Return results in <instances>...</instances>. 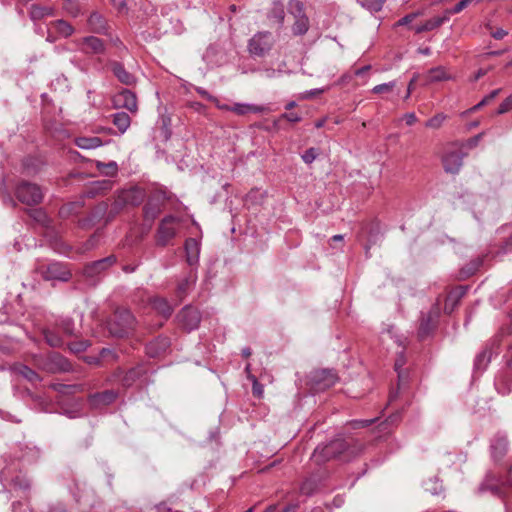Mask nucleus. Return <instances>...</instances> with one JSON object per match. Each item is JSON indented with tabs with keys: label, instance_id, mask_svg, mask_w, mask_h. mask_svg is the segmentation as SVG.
<instances>
[{
	"label": "nucleus",
	"instance_id": "nucleus-51",
	"mask_svg": "<svg viewBox=\"0 0 512 512\" xmlns=\"http://www.w3.org/2000/svg\"><path fill=\"white\" fill-rule=\"evenodd\" d=\"M431 330V320L430 318H423L422 319V322L420 324V329H419V333L421 335V337H424L426 335L429 334Z\"/></svg>",
	"mask_w": 512,
	"mask_h": 512
},
{
	"label": "nucleus",
	"instance_id": "nucleus-55",
	"mask_svg": "<svg viewBox=\"0 0 512 512\" xmlns=\"http://www.w3.org/2000/svg\"><path fill=\"white\" fill-rule=\"evenodd\" d=\"M325 91V89H313V90H309V91H305L303 94H302V98L304 99H310L316 95H319L321 93H323Z\"/></svg>",
	"mask_w": 512,
	"mask_h": 512
},
{
	"label": "nucleus",
	"instance_id": "nucleus-11",
	"mask_svg": "<svg viewBox=\"0 0 512 512\" xmlns=\"http://www.w3.org/2000/svg\"><path fill=\"white\" fill-rule=\"evenodd\" d=\"M39 367L48 373L69 372L71 370V364L67 359L58 354L51 355Z\"/></svg>",
	"mask_w": 512,
	"mask_h": 512
},
{
	"label": "nucleus",
	"instance_id": "nucleus-44",
	"mask_svg": "<svg viewBox=\"0 0 512 512\" xmlns=\"http://www.w3.org/2000/svg\"><path fill=\"white\" fill-rule=\"evenodd\" d=\"M30 217L33 218L36 222L46 225L48 222L47 214L43 209H32L30 210Z\"/></svg>",
	"mask_w": 512,
	"mask_h": 512
},
{
	"label": "nucleus",
	"instance_id": "nucleus-57",
	"mask_svg": "<svg viewBox=\"0 0 512 512\" xmlns=\"http://www.w3.org/2000/svg\"><path fill=\"white\" fill-rule=\"evenodd\" d=\"M111 3L120 12L126 9V0H111Z\"/></svg>",
	"mask_w": 512,
	"mask_h": 512
},
{
	"label": "nucleus",
	"instance_id": "nucleus-34",
	"mask_svg": "<svg viewBox=\"0 0 512 512\" xmlns=\"http://www.w3.org/2000/svg\"><path fill=\"white\" fill-rule=\"evenodd\" d=\"M62 7L71 17H78L82 13L80 0H64Z\"/></svg>",
	"mask_w": 512,
	"mask_h": 512
},
{
	"label": "nucleus",
	"instance_id": "nucleus-53",
	"mask_svg": "<svg viewBox=\"0 0 512 512\" xmlns=\"http://www.w3.org/2000/svg\"><path fill=\"white\" fill-rule=\"evenodd\" d=\"M405 363H406V359H405L404 355L401 353L395 361V370L398 372L399 379L402 378L400 369L405 365Z\"/></svg>",
	"mask_w": 512,
	"mask_h": 512
},
{
	"label": "nucleus",
	"instance_id": "nucleus-50",
	"mask_svg": "<svg viewBox=\"0 0 512 512\" xmlns=\"http://www.w3.org/2000/svg\"><path fill=\"white\" fill-rule=\"evenodd\" d=\"M500 92V89H495L490 94H488L486 97L482 99L477 105L473 107L474 110L479 109L480 107L484 106L485 104L489 103L491 100H493Z\"/></svg>",
	"mask_w": 512,
	"mask_h": 512
},
{
	"label": "nucleus",
	"instance_id": "nucleus-22",
	"mask_svg": "<svg viewBox=\"0 0 512 512\" xmlns=\"http://www.w3.org/2000/svg\"><path fill=\"white\" fill-rule=\"evenodd\" d=\"M111 70L121 83L125 85H132L135 83L134 75L128 72L121 63L112 62Z\"/></svg>",
	"mask_w": 512,
	"mask_h": 512
},
{
	"label": "nucleus",
	"instance_id": "nucleus-31",
	"mask_svg": "<svg viewBox=\"0 0 512 512\" xmlns=\"http://www.w3.org/2000/svg\"><path fill=\"white\" fill-rule=\"evenodd\" d=\"M451 77L447 73L444 67L438 66L435 68H432L428 71L427 74V81L428 82H440L444 80H449Z\"/></svg>",
	"mask_w": 512,
	"mask_h": 512
},
{
	"label": "nucleus",
	"instance_id": "nucleus-49",
	"mask_svg": "<svg viewBox=\"0 0 512 512\" xmlns=\"http://www.w3.org/2000/svg\"><path fill=\"white\" fill-rule=\"evenodd\" d=\"M248 379L251 380L253 384V394L260 398L263 394V386L257 381V378L254 375H249Z\"/></svg>",
	"mask_w": 512,
	"mask_h": 512
},
{
	"label": "nucleus",
	"instance_id": "nucleus-28",
	"mask_svg": "<svg viewBox=\"0 0 512 512\" xmlns=\"http://www.w3.org/2000/svg\"><path fill=\"white\" fill-rule=\"evenodd\" d=\"M269 20L281 26L284 22L285 12L284 6L281 2H274L273 6L268 14Z\"/></svg>",
	"mask_w": 512,
	"mask_h": 512
},
{
	"label": "nucleus",
	"instance_id": "nucleus-17",
	"mask_svg": "<svg viewBox=\"0 0 512 512\" xmlns=\"http://www.w3.org/2000/svg\"><path fill=\"white\" fill-rule=\"evenodd\" d=\"M170 346V341L167 337L161 336L151 341L146 346V352L150 357H158L165 353Z\"/></svg>",
	"mask_w": 512,
	"mask_h": 512
},
{
	"label": "nucleus",
	"instance_id": "nucleus-24",
	"mask_svg": "<svg viewBox=\"0 0 512 512\" xmlns=\"http://www.w3.org/2000/svg\"><path fill=\"white\" fill-rule=\"evenodd\" d=\"M55 9L49 6H42L39 4H32L29 9V17L32 21H39L45 17L54 16Z\"/></svg>",
	"mask_w": 512,
	"mask_h": 512
},
{
	"label": "nucleus",
	"instance_id": "nucleus-41",
	"mask_svg": "<svg viewBox=\"0 0 512 512\" xmlns=\"http://www.w3.org/2000/svg\"><path fill=\"white\" fill-rule=\"evenodd\" d=\"M491 353L489 351H483L479 353L474 361V366L477 370L484 369L487 363L490 361Z\"/></svg>",
	"mask_w": 512,
	"mask_h": 512
},
{
	"label": "nucleus",
	"instance_id": "nucleus-18",
	"mask_svg": "<svg viewBox=\"0 0 512 512\" xmlns=\"http://www.w3.org/2000/svg\"><path fill=\"white\" fill-rule=\"evenodd\" d=\"M463 156L459 152H451L444 156L443 166L448 173H457L462 166Z\"/></svg>",
	"mask_w": 512,
	"mask_h": 512
},
{
	"label": "nucleus",
	"instance_id": "nucleus-59",
	"mask_svg": "<svg viewBox=\"0 0 512 512\" xmlns=\"http://www.w3.org/2000/svg\"><path fill=\"white\" fill-rule=\"evenodd\" d=\"M507 34L508 32L506 30L499 28L496 31H494L491 35L494 39L500 40L503 39Z\"/></svg>",
	"mask_w": 512,
	"mask_h": 512
},
{
	"label": "nucleus",
	"instance_id": "nucleus-8",
	"mask_svg": "<svg viewBox=\"0 0 512 512\" xmlns=\"http://www.w3.org/2000/svg\"><path fill=\"white\" fill-rule=\"evenodd\" d=\"M289 8L295 16V22L292 27L294 35H303L308 31L309 20L303 13V5L300 1L291 0L289 2Z\"/></svg>",
	"mask_w": 512,
	"mask_h": 512
},
{
	"label": "nucleus",
	"instance_id": "nucleus-7",
	"mask_svg": "<svg viewBox=\"0 0 512 512\" xmlns=\"http://www.w3.org/2000/svg\"><path fill=\"white\" fill-rule=\"evenodd\" d=\"M310 381L316 391H322L332 387L338 381V377L333 370L322 369L314 371Z\"/></svg>",
	"mask_w": 512,
	"mask_h": 512
},
{
	"label": "nucleus",
	"instance_id": "nucleus-20",
	"mask_svg": "<svg viewBox=\"0 0 512 512\" xmlns=\"http://www.w3.org/2000/svg\"><path fill=\"white\" fill-rule=\"evenodd\" d=\"M196 274L190 272L184 279H182L176 289L177 297L179 298V301H182L186 295L192 290L196 283Z\"/></svg>",
	"mask_w": 512,
	"mask_h": 512
},
{
	"label": "nucleus",
	"instance_id": "nucleus-61",
	"mask_svg": "<svg viewBox=\"0 0 512 512\" xmlns=\"http://www.w3.org/2000/svg\"><path fill=\"white\" fill-rule=\"evenodd\" d=\"M284 118H286L290 122H299L300 116L296 113H286L283 115Z\"/></svg>",
	"mask_w": 512,
	"mask_h": 512
},
{
	"label": "nucleus",
	"instance_id": "nucleus-15",
	"mask_svg": "<svg viewBox=\"0 0 512 512\" xmlns=\"http://www.w3.org/2000/svg\"><path fill=\"white\" fill-rule=\"evenodd\" d=\"M117 398V393L114 390H106L99 393H94L89 396L91 406L99 408L113 403Z\"/></svg>",
	"mask_w": 512,
	"mask_h": 512
},
{
	"label": "nucleus",
	"instance_id": "nucleus-37",
	"mask_svg": "<svg viewBox=\"0 0 512 512\" xmlns=\"http://www.w3.org/2000/svg\"><path fill=\"white\" fill-rule=\"evenodd\" d=\"M396 86H397L396 81H390L387 83H382V84L374 86L371 91L374 94H390V93L394 92Z\"/></svg>",
	"mask_w": 512,
	"mask_h": 512
},
{
	"label": "nucleus",
	"instance_id": "nucleus-39",
	"mask_svg": "<svg viewBox=\"0 0 512 512\" xmlns=\"http://www.w3.org/2000/svg\"><path fill=\"white\" fill-rule=\"evenodd\" d=\"M447 116L444 113H438L432 118H430L426 123L425 126L427 128L431 129H439L444 121L446 120Z\"/></svg>",
	"mask_w": 512,
	"mask_h": 512
},
{
	"label": "nucleus",
	"instance_id": "nucleus-43",
	"mask_svg": "<svg viewBox=\"0 0 512 512\" xmlns=\"http://www.w3.org/2000/svg\"><path fill=\"white\" fill-rule=\"evenodd\" d=\"M317 488V484L312 479L305 480L300 486V492L303 495L310 496Z\"/></svg>",
	"mask_w": 512,
	"mask_h": 512
},
{
	"label": "nucleus",
	"instance_id": "nucleus-62",
	"mask_svg": "<svg viewBox=\"0 0 512 512\" xmlns=\"http://www.w3.org/2000/svg\"><path fill=\"white\" fill-rule=\"evenodd\" d=\"M374 420H359L354 422V427H366L369 426L371 423H373Z\"/></svg>",
	"mask_w": 512,
	"mask_h": 512
},
{
	"label": "nucleus",
	"instance_id": "nucleus-19",
	"mask_svg": "<svg viewBox=\"0 0 512 512\" xmlns=\"http://www.w3.org/2000/svg\"><path fill=\"white\" fill-rule=\"evenodd\" d=\"M83 48L85 53L101 54L105 51L104 42L95 36H87L82 39Z\"/></svg>",
	"mask_w": 512,
	"mask_h": 512
},
{
	"label": "nucleus",
	"instance_id": "nucleus-33",
	"mask_svg": "<svg viewBox=\"0 0 512 512\" xmlns=\"http://www.w3.org/2000/svg\"><path fill=\"white\" fill-rule=\"evenodd\" d=\"M113 183L110 180L95 181L91 183L88 194L94 196L112 189Z\"/></svg>",
	"mask_w": 512,
	"mask_h": 512
},
{
	"label": "nucleus",
	"instance_id": "nucleus-46",
	"mask_svg": "<svg viewBox=\"0 0 512 512\" xmlns=\"http://www.w3.org/2000/svg\"><path fill=\"white\" fill-rule=\"evenodd\" d=\"M474 0H461L458 2L452 9L445 10V13L448 14V17L452 14H457L464 10L469 4H471Z\"/></svg>",
	"mask_w": 512,
	"mask_h": 512
},
{
	"label": "nucleus",
	"instance_id": "nucleus-23",
	"mask_svg": "<svg viewBox=\"0 0 512 512\" xmlns=\"http://www.w3.org/2000/svg\"><path fill=\"white\" fill-rule=\"evenodd\" d=\"M449 20L448 14L445 12L441 16H435L429 20H427L422 25H417L414 27V31L419 34L426 31H431L439 26H441L443 23Z\"/></svg>",
	"mask_w": 512,
	"mask_h": 512
},
{
	"label": "nucleus",
	"instance_id": "nucleus-26",
	"mask_svg": "<svg viewBox=\"0 0 512 512\" xmlns=\"http://www.w3.org/2000/svg\"><path fill=\"white\" fill-rule=\"evenodd\" d=\"M508 441L505 436H496L491 444L492 456L501 459L507 452Z\"/></svg>",
	"mask_w": 512,
	"mask_h": 512
},
{
	"label": "nucleus",
	"instance_id": "nucleus-13",
	"mask_svg": "<svg viewBox=\"0 0 512 512\" xmlns=\"http://www.w3.org/2000/svg\"><path fill=\"white\" fill-rule=\"evenodd\" d=\"M87 25L89 31L93 33L103 35L108 34V22L106 18L97 11H94L90 14V16L87 19Z\"/></svg>",
	"mask_w": 512,
	"mask_h": 512
},
{
	"label": "nucleus",
	"instance_id": "nucleus-45",
	"mask_svg": "<svg viewBox=\"0 0 512 512\" xmlns=\"http://www.w3.org/2000/svg\"><path fill=\"white\" fill-rule=\"evenodd\" d=\"M318 156L319 150L317 148L311 147L301 155V158L306 164H311L316 160Z\"/></svg>",
	"mask_w": 512,
	"mask_h": 512
},
{
	"label": "nucleus",
	"instance_id": "nucleus-52",
	"mask_svg": "<svg viewBox=\"0 0 512 512\" xmlns=\"http://www.w3.org/2000/svg\"><path fill=\"white\" fill-rule=\"evenodd\" d=\"M512 109V99L508 97L499 105L498 114H504Z\"/></svg>",
	"mask_w": 512,
	"mask_h": 512
},
{
	"label": "nucleus",
	"instance_id": "nucleus-9",
	"mask_svg": "<svg viewBox=\"0 0 512 512\" xmlns=\"http://www.w3.org/2000/svg\"><path fill=\"white\" fill-rule=\"evenodd\" d=\"M177 319L183 329L192 331L198 328L201 315L197 309L186 306L178 313Z\"/></svg>",
	"mask_w": 512,
	"mask_h": 512
},
{
	"label": "nucleus",
	"instance_id": "nucleus-6",
	"mask_svg": "<svg viewBox=\"0 0 512 512\" xmlns=\"http://www.w3.org/2000/svg\"><path fill=\"white\" fill-rule=\"evenodd\" d=\"M146 197L145 191L137 186L122 190L114 203L116 208H122L125 205L138 206Z\"/></svg>",
	"mask_w": 512,
	"mask_h": 512
},
{
	"label": "nucleus",
	"instance_id": "nucleus-32",
	"mask_svg": "<svg viewBox=\"0 0 512 512\" xmlns=\"http://www.w3.org/2000/svg\"><path fill=\"white\" fill-rule=\"evenodd\" d=\"M50 25L63 37H69L75 32L74 27L63 19L55 20Z\"/></svg>",
	"mask_w": 512,
	"mask_h": 512
},
{
	"label": "nucleus",
	"instance_id": "nucleus-54",
	"mask_svg": "<svg viewBox=\"0 0 512 512\" xmlns=\"http://www.w3.org/2000/svg\"><path fill=\"white\" fill-rule=\"evenodd\" d=\"M420 13H410L406 16H404L403 18H401L398 22H397V25L399 26H402V25H406L410 22H412L417 16H419Z\"/></svg>",
	"mask_w": 512,
	"mask_h": 512
},
{
	"label": "nucleus",
	"instance_id": "nucleus-27",
	"mask_svg": "<svg viewBox=\"0 0 512 512\" xmlns=\"http://www.w3.org/2000/svg\"><path fill=\"white\" fill-rule=\"evenodd\" d=\"M75 144L81 149H95L103 145L99 137L81 136L75 139Z\"/></svg>",
	"mask_w": 512,
	"mask_h": 512
},
{
	"label": "nucleus",
	"instance_id": "nucleus-63",
	"mask_svg": "<svg viewBox=\"0 0 512 512\" xmlns=\"http://www.w3.org/2000/svg\"><path fill=\"white\" fill-rule=\"evenodd\" d=\"M482 133L476 135L475 137H473L470 141H469V145L472 147V146H476L477 143L479 142V140L481 139L482 137Z\"/></svg>",
	"mask_w": 512,
	"mask_h": 512
},
{
	"label": "nucleus",
	"instance_id": "nucleus-12",
	"mask_svg": "<svg viewBox=\"0 0 512 512\" xmlns=\"http://www.w3.org/2000/svg\"><path fill=\"white\" fill-rule=\"evenodd\" d=\"M115 108H125L132 113L137 112L136 95L128 89H124L113 97Z\"/></svg>",
	"mask_w": 512,
	"mask_h": 512
},
{
	"label": "nucleus",
	"instance_id": "nucleus-30",
	"mask_svg": "<svg viewBox=\"0 0 512 512\" xmlns=\"http://www.w3.org/2000/svg\"><path fill=\"white\" fill-rule=\"evenodd\" d=\"M231 111L238 115H245L248 113H261L265 111V108L262 106L252 104L236 103L233 106H231Z\"/></svg>",
	"mask_w": 512,
	"mask_h": 512
},
{
	"label": "nucleus",
	"instance_id": "nucleus-2",
	"mask_svg": "<svg viewBox=\"0 0 512 512\" xmlns=\"http://www.w3.org/2000/svg\"><path fill=\"white\" fill-rule=\"evenodd\" d=\"M346 449V442L343 439H336L328 444L317 446L311 456V460L317 465H322L340 456Z\"/></svg>",
	"mask_w": 512,
	"mask_h": 512
},
{
	"label": "nucleus",
	"instance_id": "nucleus-16",
	"mask_svg": "<svg viewBox=\"0 0 512 512\" xmlns=\"http://www.w3.org/2000/svg\"><path fill=\"white\" fill-rule=\"evenodd\" d=\"M71 277L69 271H67L61 264L59 263H51L47 270L44 273V278L46 280H60V281H68Z\"/></svg>",
	"mask_w": 512,
	"mask_h": 512
},
{
	"label": "nucleus",
	"instance_id": "nucleus-35",
	"mask_svg": "<svg viewBox=\"0 0 512 512\" xmlns=\"http://www.w3.org/2000/svg\"><path fill=\"white\" fill-rule=\"evenodd\" d=\"M143 373L144 369L142 367H136L129 370L121 380L122 385L126 387L131 386Z\"/></svg>",
	"mask_w": 512,
	"mask_h": 512
},
{
	"label": "nucleus",
	"instance_id": "nucleus-21",
	"mask_svg": "<svg viewBox=\"0 0 512 512\" xmlns=\"http://www.w3.org/2000/svg\"><path fill=\"white\" fill-rule=\"evenodd\" d=\"M186 259L189 265L198 263L200 254V244L194 238H189L185 242Z\"/></svg>",
	"mask_w": 512,
	"mask_h": 512
},
{
	"label": "nucleus",
	"instance_id": "nucleus-4",
	"mask_svg": "<svg viewBox=\"0 0 512 512\" xmlns=\"http://www.w3.org/2000/svg\"><path fill=\"white\" fill-rule=\"evenodd\" d=\"M178 225V218L172 215L164 217L157 229L156 244L162 247L166 246L176 236Z\"/></svg>",
	"mask_w": 512,
	"mask_h": 512
},
{
	"label": "nucleus",
	"instance_id": "nucleus-48",
	"mask_svg": "<svg viewBox=\"0 0 512 512\" xmlns=\"http://www.w3.org/2000/svg\"><path fill=\"white\" fill-rule=\"evenodd\" d=\"M101 360L112 362L117 359V354L114 350L103 348L100 352Z\"/></svg>",
	"mask_w": 512,
	"mask_h": 512
},
{
	"label": "nucleus",
	"instance_id": "nucleus-29",
	"mask_svg": "<svg viewBox=\"0 0 512 512\" xmlns=\"http://www.w3.org/2000/svg\"><path fill=\"white\" fill-rule=\"evenodd\" d=\"M113 124L119 129L120 133L126 132L130 127L131 119L126 112H117L112 115Z\"/></svg>",
	"mask_w": 512,
	"mask_h": 512
},
{
	"label": "nucleus",
	"instance_id": "nucleus-56",
	"mask_svg": "<svg viewBox=\"0 0 512 512\" xmlns=\"http://www.w3.org/2000/svg\"><path fill=\"white\" fill-rule=\"evenodd\" d=\"M196 91L198 94H200L202 97L212 101V102H216L217 99L215 97H213L211 94H209L205 89L201 88V87H198L196 88Z\"/></svg>",
	"mask_w": 512,
	"mask_h": 512
},
{
	"label": "nucleus",
	"instance_id": "nucleus-36",
	"mask_svg": "<svg viewBox=\"0 0 512 512\" xmlns=\"http://www.w3.org/2000/svg\"><path fill=\"white\" fill-rule=\"evenodd\" d=\"M17 372L31 383L40 382L42 378L31 368L21 365L17 368Z\"/></svg>",
	"mask_w": 512,
	"mask_h": 512
},
{
	"label": "nucleus",
	"instance_id": "nucleus-40",
	"mask_svg": "<svg viewBox=\"0 0 512 512\" xmlns=\"http://www.w3.org/2000/svg\"><path fill=\"white\" fill-rule=\"evenodd\" d=\"M96 166H97L98 170H100L101 172H104L106 175H109V176L115 175L117 172V169H118L117 163L114 161H111L106 164L98 161Z\"/></svg>",
	"mask_w": 512,
	"mask_h": 512
},
{
	"label": "nucleus",
	"instance_id": "nucleus-3",
	"mask_svg": "<svg viewBox=\"0 0 512 512\" xmlns=\"http://www.w3.org/2000/svg\"><path fill=\"white\" fill-rule=\"evenodd\" d=\"M275 44V39L270 32H258L248 42V51L256 57L267 55Z\"/></svg>",
	"mask_w": 512,
	"mask_h": 512
},
{
	"label": "nucleus",
	"instance_id": "nucleus-64",
	"mask_svg": "<svg viewBox=\"0 0 512 512\" xmlns=\"http://www.w3.org/2000/svg\"><path fill=\"white\" fill-rule=\"evenodd\" d=\"M277 73H279V71H276L275 69H266L265 70V75L268 78L275 77Z\"/></svg>",
	"mask_w": 512,
	"mask_h": 512
},
{
	"label": "nucleus",
	"instance_id": "nucleus-14",
	"mask_svg": "<svg viewBox=\"0 0 512 512\" xmlns=\"http://www.w3.org/2000/svg\"><path fill=\"white\" fill-rule=\"evenodd\" d=\"M116 262V258L114 256H108L106 258L94 261L85 266L84 274L87 277H95L100 274L102 271L108 269Z\"/></svg>",
	"mask_w": 512,
	"mask_h": 512
},
{
	"label": "nucleus",
	"instance_id": "nucleus-42",
	"mask_svg": "<svg viewBox=\"0 0 512 512\" xmlns=\"http://www.w3.org/2000/svg\"><path fill=\"white\" fill-rule=\"evenodd\" d=\"M44 338L51 347H59L62 345V340L58 334L50 330H44Z\"/></svg>",
	"mask_w": 512,
	"mask_h": 512
},
{
	"label": "nucleus",
	"instance_id": "nucleus-60",
	"mask_svg": "<svg viewBox=\"0 0 512 512\" xmlns=\"http://www.w3.org/2000/svg\"><path fill=\"white\" fill-rule=\"evenodd\" d=\"M416 80H417V76H414V77L410 80V82H409V84H408V87H407V92H406V94H405V96H404V100L409 99V97H410V95H411V93H412V90H413V87H414V84H415Z\"/></svg>",
	"mask_w": 512,
	"mask_h": 512
},
{
	"label": "nucleus",
	"instance_id": "nucleus-1",
	"mask_svg": "<svg viewBox=\"0 0 512 512\" xmlns=\"http://www.w3.org/2000/svg\"><path fill=\"white\" fill-rule=\"evenodd\" d=\"M135 318L127 309H118L108 322L109 333L114 337H125L135 328Z\"/></svg>",
	"mask_w": 512,
	"mask_h": 512
},
{
	"label": "nucleus",
	"instance_id": "nucleus-10",
	"mask_svg": "<svg viewBox=\"0 0 512 512\" xmlns=\"http://www.w3.org/2000/svg\"><path fill=\"white\" fill-rule=\"evenodd\" d=\"M166 196L163 192H156L153 194L146 205L144 206V218L147 221L153 222L162 210Z\"/></svg>",
	"mask_w": 512,
	"mask_h": 512
},
{
	"label": "nucleus",
	"instance_id": "nucleus-58",
	"mask_svg": "<svg viewBox=\"0 0 512 512\" xmlns=\"http://www.w3.org/2000/svg\"><path fill=\"white\" fill-rule=\"evenodd\" d=\"M404 119L406 120L407 125L411 126L417 122V117L414 112L406 113L404 115Z\"/></svg>",
	"mask_w": 512,
	"mask_h": 512
},
{
	"label": "nucleus",
	"instance_id": "nucleus-47",
	"mask_svg": "<svg viewBox=\"0 0 512 512\" xmlns=\"http://www.w3.org/2000/svg\"><path fill=\"white\" fill-rule=\"evenodd\" d=\"M61 328L67 335H74L75 334V328H74V322L72 319L66 318L61 321Z\"/></svg>",
	"mask_w": 512,
	"mask_h": 512
},
{
	"label": "nucleus",
	"instance_id": "nucleus-38",
	"mask_svg": "<svg viewBox=\"0 0 512 512\" xmlns=\"http://www.w3.org/2000/svg\"><path fill=\"white\" fill-rule=\"evenodd\" d=\"M386 0H358L360 5L370 12H378L382 9Z\"/></svg>",
	"mask_w": 512,
	"mask_h": 512
},
{
	"label": "nucleus",
	"instance_id": "nucleus-5",
	"mask_svg": "<svg viewBox=\"0 0 512 512\" xmlns=\"http://www.w3.org/2000/svg\"><path fill=\"white\" fill-rule=\"evenodd\" d=\"M17 199L26 205H36L43 199L41 188L33 183L22 182L16 190Z\"/></svg>",
	"mask_w": 512,
	"mask_h": 512
},
{
	"label": "nucleus",
	"instance_id": "nucleus-25",
	"mask_svg": "<svg viewBox=\"0 0 512 512\" xmlns=\"http://www.w3.org/2000/svg\"><path fill=\"white\" fill-rule=\"evenodd\" d=\"M152 308L165 319L169 318L173 313L174 308L169 302L161 297H155L151 300Z\"/></svg>",
	"mask_w": 512,
	"mask_h": 512
}]
</instances>
